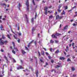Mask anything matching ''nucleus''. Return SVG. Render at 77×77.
I'll return each mask as SVG.
<instances>
[{"mask_svg": "<svg viewBox=\"0 0 77 77\" xmlns=\"http://www.w3.org/2000/svg\"><path fill=\"white\" fill-rule=\"evenodd\" d=\"M25 5L26 6V11L29 12V1L28 0H26V2H25Z\"/></svg>", "mask_w": 77, "mask_h": 77, "instance_id": "obj_1", "label": "nucleus"}, {"mask_svg": "<svg viewBox=\"0 0 77 77\" xmlns=\"http://www.w3.org/2000/svg\"><path fill=\"white\" fill-rule=\"evenodd\" d=\"M8 43V41L3 40H2L1 41H0V45H3L4 44H7Z\"/></svg>", "mask_w": 77, "mask_h": 77, "instance_id": "obj_2", "label": "nucleus"}, {"mask_svg": "<svg viewBox=\"0 0 77 77\" xmlns=\"http://www.w3.org/2000/svg\"><path fill=\"white\" fill-rule=\"evenodd\" d=\"M47 9H48V7L47 6H45L44 7V10L45 11L44 14L46 15H47Z\"/></svg>", "mask_w": 77, "mask_h": 77, "instance_id": "obj_3", "label": "nucleus"}, {"mask_svg": "<svg viewBox=\"0 0 77 77\" xmlns=\"http://www.w3.org/2000/svg\"><path fill=\"white\" fill-rule=\"evenodd\" d=\"M11 30L12 33H14L15 35H14V38L15 39H17V35L15 34V32H14L13 31V30H12V29H11Z\"/></svg>", "mask_w": 77, "mask_h": 77, "instance_id": "obj_4", "label": "nucleus"}, {"mask_svg": "<svg viewBox=\"0 0 77 77\" xmlns=\"http://www.w3.org/2000/svg\"><path fill=\"white\" fill-rule=\"evenodd\" d=\"M63 17V16H59V15H57L56 17V20H58V19L61 20Z\"/></svg>", "mask_w": 77, "mask_h": 77, "instance_id": "obj_5", "label": "nucleus"}, {"mask_svg": "<svg viewBox=\"0 0 77 77\" xmlns=\"http://www.w3.org/2000/svg\"><path fill=\"white\" fill-rule=\"evenodd\" d=\"M12 43L13 44V48H14V49H15V50H16L17 51H19L18 50V49H17V48H15V44L14 42H12Z\"/></svg>", "mask_w": 77, "mask_h": 77, "instance_id": "obj_6", "label": "nucleus"}, {"mask_svg": "<svg viewBox=\"0 0 77 77\" xmlns=\"http://www.w3.org/2000/svg\"><path fill=\"white\" fill-rule=\"evenodd\" d=\"M51 36L52 38H54V39H57V37L55 34V35L54 34H53L51 35Z\"/></svg>", "mask_w": 77, "mask_h": 77, "instance_id": "obj_7", "label": "nucleus"}, {"mask_svg": "<svg viewBox=\"0 0 77 77\" xmlns=\"http://www.w3.org/2000/svg\"><path fill=\"white\" fill-rule=\"evenodd\" d=\"M55 34L56 36H59L62 35L61 34L58 33L57 32H55Z\"/></svg>", "mask_w": 77, "mask_h": 77, "instance_id": "obj_8", "label": "nucleus"}, {"mask_svg": "<svg viewBox=\"0 0 77 77\" xmlns=\"http://www.w3.org/2000/svg\"><path fill=\"white\" fill-rule=\"evenodd\" d=\"M41 55H42V56H45V53L44 52V51H41Z\"/></svg>", "mask_w": 77, "mask_h": 77, "instance_id": "obj_9", "label": "nucleus"}, {"mask_svg": "<svg viewBox=\"0 0 77 77\" xmlns=\"http://www.w3.org/2000/svg\"><path fill=\"white\" fill-rule=\"evenodd\" d=\"M0 28L1 30H3L4 31H5V30L3 29V26L2 25H1V26L0 27Z\"/></svg>", "mask_w": 77, "mask_h": 77, "instance_id": "obj_10", "label": "nucleus"}, {"mask_svg": "<svg viewBox=\"0 0 77 77\" xmlns=\"http://www.w3.org/2000/svg\"><path fill=\"white\" fill-rule=\"evenodd\" d=\"M4 58L6 60V62L7 63H9V60H8V58L6 57L5 56H4Z\"/></svg>", "mask_w": 77, "mask_h": 77, "instance_id": "obj_11", "label": "nucleus"}, {"mask_svg": "<svg viewBox=\"0 0 77 77\" xmlns=\"http://www.w3.org/2000/svg\"><path fill=\"white\" fill-rule=\"evenodd\" d=\"M35 30V28L34 29V27H33L32 29V34L33 35V33H34V31Z\"/></svg>", "mask_w": 77, "mask_h": 77, "instance_id": "obj_12", "label": "nucleus"}, {"mask_svg": "<svg viewBox=\"0 0 77 77\" xmlns=\"http://www.w3.org/2000/svg\"><path fill=\"white\" fill-rule=\"evenodd\" d=\"M25 16L26 17V21L27 22V23H29V19H28V18H27V15H25Z\"/></svg>", "mask_w": 77, "mask_h": 77, "instance_id": "obj_13", "label": "nucleus"}, {"mask_svg": "<svg viewBox=\"0 0 77 77\" xmlns=\"http://www.w3.org/2000/svg\"><path fill=\"white\" fill-rule=\"evenodd\" d=\"M59 59L61 60H65V58L63 57H61Z\"/></svg>", "mask_w": 77, "mask_h": 77, "instance_id": "obj_14", "label": "nucleus"}, {"mask_svg": "<svg viewBox=\"0 0 77 77\" xmlns=\"http://www.w3.org/2000/svg\"><path fill=\"white\" fill-rule=\"evenodd\" d=\"M21 52L23 54V55H24V54H26V52L22 49L21 50Z\"/></svg>", "mask_w": 77, "mask_h": 77, "instance_id": "obj_15", "label": "nucleus"}, {"mask_svg": "<svg viewBox=\"0 0 77 77\" xmlns=\"http://www.w3.org/2000/svg\"><path fill=\"white\" fill-rule=\"evenodd\" d=\"M31 22L32 24H33L34 23V18L33 17L31 20Z\"/></svg>", "mask_w": 77, "mask_h": 77, "instance_id": "obj_16", "label": "nucleus"}, {"mask_svg": "<svg viewBox=\"0 0 77 77\" xmlns=\"http://www.w3.org/2000/svg\"><path fill=\"white\" fill-rule=\"evenodd\" d=\"M36 77H38V70H36Z\"/></svg>", "mask_w": 77, "mask_h": 77, "instance_id": "obj_17", "label": "nucleus"}, {"mask_svg": "<svg viewBox=\"0 0 77 77\" xmlns=\"http://www.w3.org/2000/svg\"><path fill=\"white\" fill-rule=\"evenodd\" d=\"M43 59H44L43 57L42 58V59H40V61L41 63H44V61H43Z\"/></svg>", "mask_w": 77, "mask_h": 77, "instance_id": "obj_18", "label": "nucleus"}, {"mask_svg": "<svg viewBox=\"0 0 77 77\" xmlns=\"http://www.w3.org/2000/svg\"><path fill=\"white\" fill-rule=\"evenodd\" d=\"M68 27V26L66 25L64 27L63 29V30H66V29H67V28Z\"/></svg>", "mask_w": 77, "mask_h": 77, "instance_id": "obj_19", "label": "nucleus"}, {"mask_svg": "<svg viewBox=\"0 0 77 77\" xmlns=\"http://www.w3.org/2000/svg\"><path fill=\"white\" fill-rule=\"evenodd\" d=\"M29 69H31L32 71V72H33L34 71V69H33V68L31 66L29 67Z\"/></svg>", "mask_w": 77, "mask_h": 77, "instance_id": "obj_20", "label": "nucleus"}, {"mask_svg": "<svg viewBox=\"0 0 77 77\" xmlns=\"http://www.w3.org/2000/svg\"><path fill=\"white\" fill-rule=\"evenodd\" d=\"M65 10H63V12L61 13V15H65Z\"/></svg>", "mask_w": 77, "mask_h": 77, "instance_id": "obj_21", "label": "nucleus"}, {"mask_svg": "<svg viewBox=\"0 0 77 77\" xmlns=\"http://www.w3.org/2000/svg\"><path fill=\"white\" fill-rule=\"evenodd\" d=\"M60 66L59 65H57L55 68H60Z\"/></svg>", "mask_w": 77, "mask_h": 77, "instance_id": "obj_22", "label": "nucleus"}, {"mask_svg": "<svg viewBox=\"0 0 77 77\" xmlns=\"http://www.w3.org/2000/svg\"><path fill=\"white\" fill-rule=\"evenodd\" d=\"M60 52L59 50H57L55 52V53L56 54H57L58 53H60Z\"/></svg>", "mask_w": 77, "mask_h": 77, "instance_id": "obj_23", "label": "nucleus"}, {"mask_svg": "<svg viewBox=\"0 0 77 77\" xmlns=\"http://www.w3.org/2000/svg\"><path fill=\"white\" fill-rule=\"evenodd\" d=\"M50 43H51V44L54 43V41L52 39L51 40H50Z\"/></svg>", "mask_w": 77, "mask_h": 77, "instance_id": "obj_24", "label": "nucleus"}, {"mask_svg": "<svg viewBox=\"0 0 77 77\" xmlns=\"http://www.w3.org/2000/svg\"><path fill=\"white\" fill-rule=\"evenodd\" d=\"M38 15V14H37V13H35V17H34V19H36V17H37V15Z\"/></svg>", "mask_w": 77, "mask_h": 77, "instance_id": "obj_25", "label": "nucleus"}, {"mask_svg": "<svg viewBox=\"0 0 77 77\" xmlns=\"http://www.w3.org/2000/svg\"><path fill=\"white\" fill-rule=\"evenodd\" d=\"M33 41H34V40H32V41L29 43V45H30V44H31L32 43H33Z\"/></svg>", "mask_w": 77, "mask_h": 77, "instance_id": "obj_26", "label": "nucleus"}, {"mask_svg": "<svg viewBox=\"0 0 77 77\" xmlns=\"http://www.w3.org/2000/svg\"><path fill=\"white\" fill-rule=\"evenodd\" d=\"M72 71H74L75 70V68H74V67H72Z\"/></svg>", "mask_w": 77, "mask_h": 77, "instance_id": "obj_27", "label": "nucleus"}, {"mask_svg": "<svg viewBox=\"0 0 77 77\" xmlns=\"http://www.w3.org/2000/svg\"><path fill=\"white\" fill-rule=\"evenodd\" d=\"M61 8H62V5L60 4L59 6L58 7V9H60Z\"/></svg>", "mask_w": 77, "mask_h": 77, "instance_id": "obj_28", "label": "nucleus"}, {"mask_svg": "<svg viewBox=\"0 0 77 77\" xmlns=\"http://www.w3.org/2000/svg\"><path fill=\"white\" fill-rule=\"evenodd\" d=\"M7 37L9 39H11V38L10 37V35H9L8 34L7 35Z\"/></svg>", "mask_w": 77, "mask_h": 77, "instance_id": "obj_29", "label": "nucleus"}, {"mask_svg": "<svg viewBox=\"0 0 77 77\" xmlns=\"http://www.w3.org/2000/svg\"><path fill=\"white\" fill-rule=\"evenodd\" d=\"M67 62L70 61L71 62V59H70V58H68L67 60Z\"/></svg>", "mask_w": 77, "mask_h": 77, "instance_id": "obj_30", "label": "nucleus"}, {"mask_svg": "<svg viewBox=\"0 0 77 77\" xmlns=\"http://www.w3.org/2000/svg\"><path fill=\"white\" fill-rule=\"evenodd\" d=\"M58 12H59V13L61 12V10H60V9L58 8Z\"/></svg>", "mask_w": 77, "mask_h": 77, "instance_id": "obj_31", "label": "nucleus"}, {"mask_svg": "<svg viewBox=\"0 0 77 77\" xmlns=\"http://www.w3.org/2000/svg\"><path fill=\"white\" fill-rule=\"evenodd\" d=\"M38 56H39V57H40L41 56V54L40 53V52L39 51H38Z\"/></svg>", "mask_w": 77, "mask_h": 77, "instance_id": "obj_32", "label": "nucleus"}, {"mask_svg": "<svg viewBox=\"0 0 77 77\" xmlns=\"http://www.w3.org/2000/svg\"><path fill=\"white\" fill-rule=\"evenodd\" d=\"M48 57L49 58V59H52V57H51L50 56H48Z\"/></svg>", "mask_w": 77, "mask_h": 77, "instance_id": "obj_33", "label": "nucleus"}, {"mask_svg": "<svg viewBox=\"0 0 77 77\" xmlns=\"http://www.w3.org/2000/svg\"><path fill=\"white\" fill-rule=\"evenodd\" d=\"M13 62L14 63H15V62H16V60H15L14 58H13Z\"/></svg>", "mask_w": 77, "mask_h": 77, "instance_id": "obj_34", "label": "nucleus"}, {"mask_svg": "<svg viewBox=\"0 0 77 77\" xmlns=\"http://www.w3.org/2000/svg\"><path fill=\"white\" fill-rule=\"evenodd\" d=\"M2 37L3 39H5V35H2Z\"/></svg>", "mask_w": 77, "mask_h": 77, "instance_id": "obj_35", "label": "nucleus"}, {"mask_svg": "<svg viewBox=\"0 0 77 77\" xmlns=\"http://www.w3.org/2000/svg\"><path fill=\"white\" fill-rule=\"evenodd\" d=\"M12 53H13L14 54H15V51H14V50H13L12 51Z\"/></svg>", "mask_w": 77, "mask_h": 77, "instance_id": "obj_36", "label": "nucleus"}, {"mask_svg": "<svg viewBox=\"0 0 77 77\" xmlns=\"http://www.w3.org/2000/svg\"><path fill=\"white\" fill-rule=\"evenodd\" d=\"M51 63H54V60H51Z\"/></svg>", "mask_w": 77, "mask_h": 77, "instance_id": "obj_37", "label": "nucleus"}, {"mask_svg": "<svg viewBox=\"0 0 77 77\" xmlns=\"http://www.w3.org/2000/svg\"><path fill=\"white\" fill-rule=\"evenodd\" d=\"M18 42V43H20V39L19 38L18 40H17Z\"/></svg>", "mask_w": 77, "mask_h": 77, "instance_id": "obj_38", "label": "nucleus"}, {"mask_svg": "<svg viewBox=\"0 0 77 77\" xmlns=\"http://www.w3.org/2000/svg\"><path fill=\"white\" fill-rule=\"evenodd\" d=\"M59 42V41L55 40V43H58Z\"/></svg>", "mask_w": 77, "mask_h": 77, "instance_id": "obj_39", "label": "nucleus"}, {"mask_svg": "<svg viewBox=\"0 0 77 77\" xmlns=\"http://www.w3.org/2000/svg\"><path fill=\"white\" fill-rule=\"evenodd\" d=\"M18 5H19V7H21V5L20 3H19Z\"/></svg>", "mask_w": 77, "mask_h": 77, "instance_id": "obj_40", "label": "nucleus"}, {"mask_svg": "<svg viewBox=\"0 0 77 77\" xmlns=\"http://www.w3.org/2000/svg\"><path fill=\"white\" fill-rule=\"evenodd\" d=\"M45 65L47 66V65H48V63L47 62H45Z\"/></svg>", "mask_w": 77, "mask_h": 77, "instance_id": "obj_41", "label": "nucleus"}, {"mask_svg": "<svg viewBox=\"0 0 77 77\" xmlns=\"http://www.w3.org/2000/svg\"><path fill=\"white\" fill-rule=\"evenodd\" d=\"M45 54L47 56H48V55H49V54H48V52H46Z\"/></svg>", "mask_w": 77, "mask_h": 77, "instance_id": "obj_42", "label": "nucleus"}, {"mask_svg": "<svg viewBox=\"0 0 77 77\" xmlns=\"http://www.w3.org/2000/svg\"><path fill=\"white\" fill-rule=\"evenodd\" d=\"M4 75H5V74H3V75H0V77H3V76H4Z\"/></svg>", "mask_w": 77, "mask_h": 77, "instance_id": "obj_43", "label": "nucleus"}, {"mask_svg": "<svg viewBox=\"0 0 77 77\" xmlns=\"http://www.w3.org/2000/svg\"><path fill=\"white\" fill-rule=\"evenodd\" d=\"M18 34L19 35V36H21V33L19 32L18 33Z\"/></svg>", "mask_w": 77, "mask_h": 77, "instance_id": "obj_44", "label": "nucleus"}, {"mask_svg": "<svg viewBox=\"0 0 77 77\" xmlns=\"http://www.w3.org/2000/svg\"><path fill=\"white\" fill-rule=\"evenodd\" d=\"M55 71V69H53L52 70H51V72H53V71Z\"/></svg>", "mask_w": 77, "mask_h": 77, "instance_id": "obj_45", "label": "nucleus"}, {"mask_svg": "<svg viewBox=\"0 0 77 77\" xmlns=\"http://www.w3.org/2000/svg\"><path fill=\"white\" fill-rule=\"evenodd\" d=\"M19 68H20V69H24V68H23V67H22L21 66H20L19 67Z\"/></svg>", "mask_w": 77, "mask_h": 77, "instance_id": "obj_46", "label": "nucleus"}, {"mask_svg": "<svg viewBox=\"0 0 77 77\" xmlns=\"http://www.w3.org/2000/svg\"><path fill=\"white\" fill-rule=\"evenodd\" d=\"M48 12L49 13H50V14H51V13H52L53 12V11H51V12H50V11H48Z\"/></svg>", "mask_w": 77, "mask_h": 77, "instance_id": "obj_47", "label": "nucleus"}, {"mask_svg": "<svg viewBox=\"0 0 77 77\" xmlns=\"http://www.w3.org/2000/svg\"><path fill=\"white\" fill-rule=\"evenodd\" d=\"M53 17V16L51 15L49 16V18H51Z\"/></svg>", "mask_w": 77, "mask_h": 77, "instance_id": "obj_48", "label": "nucleus"}, {"mask_svg": "<svg viewBox=\"0 0 77 77\" xmlns=\"http://www.w3.org/2000/svg\"><path fill=\"white\" fill-rule=\"evenodd\" d=\"M72 9H75L76 8V6H74V7L72 8Z\"/></svg>", "mask_w": 77, "mask_h": 77, "instance_id": "obj_49", "label": "nucleus"}, {"mask_svg": "<svg viewBox=\"0 0 77 77\" xmlns=\"http://www.w3.org/2000/svg\"><path fill=\"white\" fill-rule=\"evenodd\" d=\"M50 50L51 52H52V51L53 50V48H50Z\"/></svg>", "mask_w": 77, "mask_h": 77, "instance_id": "obj_50", "label": "nucleus"}, {"mask_svg": "<svg viewBox=\"0 0 77 77\" xmlns=\"http://www.w3.org/2000/svg\"><path fill=\"white\" fill-rule=\"evenodd\" d=\"M25 48L26 49V50H29V49H28V48H27V47H26V46H25Z\"/></svg>", "mask_w": 77, "mask_h": 77, "instance_id": "obj_51", "label": "nucleus"}, {"mask_svg": "<svg viewBox=\"0 0 77 77\" xmlns=\"http://www.w3.org/2000/svg\"><path fill=\"white\" fill-rule=\"evenodd\" d=\"M72 47H74V43H72Z\"/></svg>", "mask_w": 77, "mask_h": 77, "instance_id": "obj_52", "label": "nucleus"}, {"mask_svg": "<svg viewBox=\"0 0 77 77\" xmlns=\"http://www.w3.org/2000/svg\"><path fill=\"white\" fill-rule=\"evenodd\" d=\"M51 8H52V6H51V5L49 6V9H51Z\"/></svg>", "mask_w": 77, "mask_h": 77, "instance_id": "obj_53", "label": "nucleus"}, {"mask_svg": "<svg viewBox=\"0 0 77 77\" xmlns=\"http://www.w3.org/2000/svg\"><path fill=\"white\" fill-rule=\"evenodd\" d=\"M65 9H68V7L67 6H66L65 7Z\"/></svg>", "mask_w": 77, "mask_h": 77, "instance_id": "obj_54", "label": "nucleus"}, {"mask_svg": "<svg viewBox=\"0 0 77 77\" xmlns=\"http://www.w3.org/2000/svg\"><path fill=\"white\" fill-rule=\"evenodd\" d=\"M66 48L67 49V50H69V48H68V46H67L66 47Z\"/></svg>", "mask_w": 77, "mask_h": 77, "instance_id": "obj_55", "label": "nucleus"}, {"mask_svg": "<svg viewBox=\"0 0 77 77\" xmlns=\"http://www.w3.org/2000/svg\"><path fill=\"white\" fill-rule=\"evenodd\" d=\"M1 51H2V52H4V51H3V50L2 49L1 50Z\"/></svg>", "mask_w": 77, "mask_h": 77, "instance_id": "obj_56", "label": "nucleus"}, {"mask_svg": "<svg viewBox=\"0 0 77 77\" xmlns=\"http://www.w3.org/2000/svg\"><path fill=\"white\" fill-rule=\"evenodd\" d=\"M64 55H66V53L65 52H64Z\"/></svg>", "mask_w": 77, "mask_h": 77, "instance_id": "obj_57", "label": "nucleus"}, {"mask_svg": "<svg viewBox=\"0 0 77 77\" xmlns=\"http://www.w3.org/2000/svg\"><path fill=\"white\" fill-rule=\"evenodd\" d=\"M76 75H73V77H76Z\"/></svg>", "mask_w": 77, "mask_h": 77, "instance_id": "obj_58", "label": "nucleus"}, {"mask_svg": "<svg viewBox=\"0 0 77 77\" xmlns=\"http://www.w3.org/2000/svg\"><path fill=\"white\" fill-rule=\"evenodd\" d=\"M37 7H38V5L35 7V9H36V8H37Z\"/></svg>", "mask_w": 77, "mask_h": 77, "instance_id": "obj_59", "label": "nucleus"}, {"mask_svg": "<svg viewBox=\"0 0 77 77\" xmlns=\"http://www.w3.org/2000/svg\"><path fill=\"white\" fill-rule=\"evenodd\" d=\"M57 11H56L55 12V15H57Z\"/></svg>", "mask_w": 77, "mask_h": 77, "instance_id": "obj_60", "label": "nucleus"}, {"mask_svg": "<svg viewBox=\"0 0 77 77\" xmlns=\"http://www.w3.org/2000/svg\"><path fill=\"white\" fill-rule=\"evenodd\" d=\"M72 41H73V40H70V43H71V42H72Z\"/></svg>", "mask_w": 77, "mask_h": 77, "instance_id": "obj_61", "label": "nucleus"}, {"mask_svg": "<svg viewBox=\"0 0 77 77\" xmlns=\"http://www.w3.org/2000/svg\"><path fill=\"white\" fill-rule=\"evenodd\" d=\"M2 20H6V19H5V18H3L2 19Z\"/></svg>", "mask_w": 77, "mask_h": 77, "instance_id": "obj_62", "label": "nucleus"}, {"mask_svg": "<svg viewBox=\"0 0 77 77\" xmlns=\"http://www.w3.org/2000/svg\"><path fill=\"white\" fill-rule=\"evenodd\" d=\"M72 59H75V57H74V56H73L72 57Z\"/></svg>", "mask_w": 77, "mask_h": 77, "instance_id": "obj_63", "label": "nucleus"}, {"mask_svg": "<svg viewBox=\"0 0 77 77\" xmlns=\"http://www.w3.org/2000/svg\"><path fill=\"white\" fill-rule=\"evenodd\" d=\"M18 30H20V27H19V26H18Z\"/></svg>", "mask_w": 77, "mask_h": 77, "instance_id": "obj_64", "label": "nucleus"}]
</instances>
